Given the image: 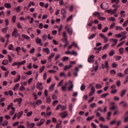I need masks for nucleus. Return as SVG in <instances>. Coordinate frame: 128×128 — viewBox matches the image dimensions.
<instances>
[{"instance_id":"nucleus-64","label":"nucleus","mask_w":128,"mask_h":128,"mask_svg":"<svg viewBox=\"0 0 128 128\" xmlns=\"http://www.w3.org/2000/svg\"><path fill=\"white\" fill-rule=\"evenodd\" d=\"M91 126L92 128H96V124H94V122L91 123Z\"/></svg>"},{"instance_id":"nucleus-58","label":"nucleus","mask_w":128,"mask_h":128,"mask_svg":"<svg viewBox=\"0 0 128 128\" xmlns=\"http://www.w3.org/2000/svg\"><path fill=\"white\" fill-rule=\"evenodd\" d=\"M14 106V103H11L9 106H8V110H10V108H14V106Z\"/></svg>"},{"instance_id":"nucleus-45","label":"nucleus","mask_w":128,"mask_h":128,"mask_svg":"<svg viewBox=\"0 0 128 128\" xmlns=\"http://www.w3.org/2000/svg\"><path fill=\"white\" fill-rule=\"evenodd\" d=\"M24 74H27V76H30L31 74H32V70H30L28 72H25Z\"/></svg>"},{"instance_id":"nucleus-13","label":"nucleus","mask_w":128,"mask_h":128,"mask_svg":"<svg viewBox=\"0 0 128 128\" xmlns=\"http://www.w3.org/2000/svg\"><path fill=\"white\" fill-rule=\"evenodd\" d=\"M110 110H115V108H116V106H114V102H112L110 104Z\"/></svg>"},{"instance_id":"nucleus-3","label":"nucleus","mask_w":128,"mask_h":128,"mask_svg":"<svg viewBox=\"0 0 128 128\" xmlns=\"http://www.w3.org/2000/svg\"><path fill=\"white\" fill-rule=\"evenodd\" d=\"M67 82L69 85L68 87V92H72V88H74V84H72V81L69 80Z\"/></svg>"},{"instance_id":"nucleus-10","label":"nucleus","mask_w":128,"mask_h":128,"mask_svg":"<svg viewBox=\"0 0 128 128\" xmlns=\"http://www.w3.org/2000/svg\"><path fill=\"white\" fill-rule=\"evenodd\" d=\"M36 42L37 44L39 46H42V39L38 37H37L36 39Z\"/></svg>"},{"instance_id":"nucleus-39","label":"nucleus","mask_w":128,"mask_h":128,"mask_svg":"<svg viewBox=\"0 0 128 128\" xmlns=\"http://www.w3.org/2000/svg\"><path fill=\"white\" fill-rule=\"evenodd\" d=\"M108 46H110V44H106L102 48V50H106L108 48Z\"/></svg>"},{"instance_id":"nucleus-50","label":"nucleus","mask_w":128,"mask_h":128,"mask_svg":"<svg viewBox=\"0 0 128 128\" xmlns=\"http://www.w3.org/2000/svg\"><path fill=\"white\" fill-rule=\"evenodd\" d=\"M22 114H24V111H21L20 112H19L18 113V118H20V116H22Z\"/></svg>"},{"instance_id":"nucleus-54","label":"nucleus","mask_w":128,"mask_h":128,"mask_svg":"<svg viewBox=\"0 0 128 128\" xmlns=\"http://www.w3.org/2000/svg\"><path fill=\"white\" fill-rule=\"evenodd\" d=\"M71 56H78V52L76 51H72L71 52Z\"/></svg>"},{"instance_id":"nucleus-5","label":"nucleus","mask_w":128,"mask_h":128,"mask_svg":"<svg viewBox=\"0 0 128 128\" xmlns=\"http://www.w3.org/2000/svg\"><path fill=\"white\" fill-rule=\"evenodd\" d=\"M95 64H96V66H93V70H92V72H96L98 70V62L96 61L95 62Z\"/></svg>"},{"instance_id":"nucleus-43","label":"nucleus","mask_w":128,"mask_h":128,"mask_svg":"<svg viewBox=\"0 0 128 128\" xmlns=\"http://www.w3.org/2000/svg\"><path fill=\"white\" fill-rule=\"evenodd\" d=\"M56 56V54L53 52L50 54V56L48 58V60H52Z\"/></svg>"},{"instance_id":"nucleus-42","label":"nucleus","mask_w":128,"mask_h":128,"mask_svg":"<svg viewBox=\"0 0 128 128\" xmlns=\"http://www.w3.org/2000/svg\"><path fill=\"white\" fill-rule=\"evenodd\" d=\"M96 34H94L92 35H91L90 36L88 37V40H92V38H94L96 37Z\"/></svg>"},{"instance_id":"nucleus-31","label":"nucleus","mask_w":128,"mask_h":128,"mask_svg":"<svg viewBox=\"0 0 128 128\" xmlns=\"http://www.w3.org/2000/svg\"><path fill=\"white\" fill-rule=\"evenodd\" d=\"M96 104L94 102V103H92L90 104V108H96Z\"/></svg>"},{"instance_id":"nucleus-57","label":"nucleus","mask_w":128,"mask_h":128,"mask_svg":"<svg viewBox=\"0 0 128 128\" xmlns=\"http://www.w3.org/2000/svg\"><path fill=\"white\" fill-rule=\"evenodd\" d=\"M64 28V26L62 25H60L58 29V32H60L62 30V28Z\"/></svg>"},{"instance_id":"nucleus-8","label":"nucleus","mask_w":128,"mask_h":128,"mask_svg":"<svg viewBox=\"0 0 128 128\" xmlns=\"http://www.w3.org/2000/svg\"><path fill=\"white\" fill-rule=\"evenodd\" d=\"M12 36L14 38H18V29L14 28V31L12 32Z\"/></svg>"},{"instance_id":"nucleus-35","label":"nucleus","mask_w":128,"mask_h":128,"mask_svg":"<svg viewBox=\"0 0 128 128\" xmlns=\"http://www.w3.org/2000/svg\"><path fill=\"white\" fill-rule=\"evenodd\" d=\"M114 50H112L110 51V52H109V56H114Z\"/></svg>"},{"instance_id":"nucleus-27","label":"nucleus","mask_w":128,"mask_h":128,"mask_svg":"<svg viewBox=\"0 0 128 128\" xmlns=\"http://www.w3.org/2000/svg\"><path fill=\"white\" fill-rule=\"evenodd\" d=\"M96 88L97 90H100V88H102V86L100 84H96Z\"/></svg>"},{"instance_id":"nucleus-26","label":"nucleus","mask_w":128,"mask_h":128,"mask_svg":"<svg viewBox=\"0 0 128 128\" xmlns=\"http://www.w3.org/2000/svg\"><path fill=\"white\" fill-rule=\"evenodd\" d=\"M20 75H18V78L14 79V82H20Z\"/></svg>"},{"instance_id":"nucleus-44","label":"nucleus","mask_w":128,"mask_h":128,"mask_svg":"<svg viewBox=\"0 0 128 128\" xmlns=\"http://www.w3.org/2000/svg\"><path fill=\"white\" fill-rule=\"evenodd\" d=\"M8 124V120H4L2 123L3 126H6Z\"/></svg>"},{"instance_id":"nucleus-25","label":"nucleus","mask_w":128,"mask_h":128,"mask_svg":"<svg viewBox=\"0 0 128 128\" xmlns=\"http://www.w3.org/2000/svg\"><path fill=\"white\" fill-rule=\"evenodd\" d=\"M36 104L37 106H40V104H42V101L40 100H38L36 102Z\"/></svg>"},{"instance_id":"nucleus-6","label":"nucleus","mask_w":128,"mask_h":128,"mask_svg":"<svg viewBox=\"0 0 128 128\" xmlns=\"http://www.w3.org/2000/svg\"><path fill=\"white\" fill-rule=\"evenodd\" d=\"M60 116H61L62 118H66V116H68V112H61L59 114Z\"/></svg>"},{"instance_id":"nucleus-9","label":"nucleus","mask_w":128,"mask_h":128,"mask_svg":"<svg viewBox=\"0 0 128 128\" xmlns=\"http://www.w3.org/2000/svg\"><path fill=\"white\" fill-rule=\"evenodd\" d=\"M45 120L44 119H41L40 120L39 122H38L36 126H42L44 124Z\"/></svg>"},{"instance_id":"nucleus-60","label":"nucleus","mask_w":128,"mask_h":128,"mask_svg":"<svg viewBox=\"0 0 128 128\" xmlns=\"http://www.w3.org/2000/svg\"><path fill=\"white\" fill-rule=\"evenodd\" d=\"M35 126H36V124H34V122H32V123L30 124L29 128H34Z\"/></svg>"},{"instance_id":"nucleus-16","label":"nucleus","mask_w":128,"mask_h":128,"mask_svg":"<svg viewBox=\"0 0 128 128\" xmlns=\"http://www.w3.org/2000/svg\"><path fill=\"white\" fill-rule=\"evenodd\" d=\"M42 50L44 52H46L47 54H50V51L48 48H44L42 49Z\"/></svg>"},{"instance_id":"nucleus-56","label":"nucleus","mask_w":128,"mask_h":128,"mask_svg":"<svg viewBox=\"0 0 128 128\" xmlns=\"http://www.w3.org/2000/svg\"><path fill=\"white\" fill-rule=\"evenodd\" d=\"M122 34H115V38H122Z\"/></svg>"},{"instance_id":"nucleus-19","label":"nucleus","mask_w":128,"mask_h":128,"mask_svg":"<svg viewBox=\"0 0 128 128\" xmlns=\"http://www.w3.org/2000/svg\"><path fill=\"white\" fill-rule=\"evenodd\" d=\"M115 30H124V28H122V27L120 26H116L115 27Z\"/></svg>"},{"instance_id":"nucleus-22","label":"nucleus","mask_w":128,"mask_h":128,"mask_svg":"<svg viewBox=\"0 0 128 128\" xmlns=\"http://www.w3.org/2000/svg\"><path fill=\"white\" fill-rule=\"evenodd\" d=\"M4 6L7 8H12V4H10V3H5Z\"/></svg>"},{"instance_id":"nucleus-11","label":"nucleus","mask_w":128,"mask_h":128,"mask_svg":"<svg viewBox=\"0 0 128 128\" xmlns=\"http://www.w3.org/2000/svg\"><path fill=\"white\" fill-rule=\"evenodd\" d=\"M94 55H92L90 56H89V58H88V62H94Z\"/></svg>"},{"instance_id":"nucleus-24","label":"nucleus","mask_w":128,"mask_h":128,"mask_svg":"<svg viewBox=\"0 0 128 128\" xmlns=\"http://www.w3.org/2000/svg\"><path fill=\"white\" fill-rule=\"evenodd\" d=\"M126 90H122L120 93L121 98L124 97V94H126Z\"/></svg>"},{"instance_id":"nucleus-21","label":"nucleus","mask_w":128,"mask_h":128,"mask_svg":"<svg viewBox=\"0 0 128 128\" xmlns=\"http://www.w3.org/2000/svg\"><path fill=\"white\" fill-rule=\"evenodd\" d=\"M72 65H66V66H64V70H70V68H72Z\"/></svg>"},{"instance_id":"nucleus-41","label":"nucleus","mask_w":128,"mask_h":128,"mask_svg":"<svg viewBox=\"0 0 128 128\" xmlns=\"http://www.w3.org/2000/svg\"><path fill=\"white\" fill-rule=\"evenodd\" d=\"M117 76H120V78H124V74L122 72H118L117 74Z\"/></svg>"},{"instance_id":"nucleus-37","label":"nucleus","mask_w":128,"mask_h":128,"mask_svg":"<svg viewBox=\"0 0 128 128\" xmlns=\"http://www.w3.org/2000/svg\"><path fill=\"white\" fill-rule=\"evenodd\" d=\"M8 64V60H4L2 62V64H3L4 66H6Z\"/></svg>"},{"instance_id":"nucleus-30","label":"nucleus","mask_w":128,"mask_h":128,"mask_svg":"<svg viewBox=\"0 0 128 128\" xmlns=\"http://www.w3.org/2000/svg\"><path fill=\"white\" fill-rule=\"evenodd\" d=\"M112 66L114 68H118V64H116V62H114L112 64Z\"/></svg>"},{"instance_id":"nucleus-49","label":"nucleus","mask_w":128,"mask_h":128,"mask_svg":"<svg viewBox=\"0 0 128 128\" xmlns=\"http://www.w3.org/2000/svg\"><path fill=\"white\" fill-rule=\"evenodd\" d=\"M110 42H112L114 44H116L118 42V40L117 39H110Z\"/></svg>"},{"instance_id":"nucleus-36","label":"nucleus","mask_w":128,"mask_h":128,"mask_svg":"<svg viewBox=\"0 0 128 128\" xmlns=\"http://www.w3.org/2000/svg\"><path fill=\"white\" fill-rule=\"evenodd\" d=\"M93 15L96 18H98L100 16V12H96L93 14Z\"/></svg>"},{"instance_id":"nucleus-53","label":"nucleus","mask_w":128,"mask_h":128,"mask_svg":"<svg viewBox=\"0 0 128 128\" xmlns=\"http://www.w3.org/2000/svg\"><path fill=\"white\" fill-rule=\"evenodd\" d=\"M114 58H115L116 62H118V60H120V58H122V56H116L114 57Z\"/></svg>"},{"instance_id":"nucleus-59","label":"nucleus","mask_w":128,"mask_h":128,"mask_svg":"<svg viewBox=\"0 0 128 128\" xmlns=\"http://www.w3.org/2000/svg\"><path fill=\"white\" fill-rule=\"evenodd\" d=\"M60 76H64V78H66V73L64 72H61L60 73Z\"/></svg>"},{"instance_id":"nucleus-23","label":"nucleus","mask_w":128,"mask_h":128,"mask_svg":"<svg viewBox=\"0 0 128 128\" xmlns=\"http://www.w3.org/2000/svg\"><path fill=\"white\" fill-rule=\"evenodd\" d=\"M94 116H92L90 117H88L86 118V120L87 122H90V120H94Z\"/></svg>"},{"instance_id":"nucleus-61","label":"nucleus","mask_w":128,"mask_h":128,"mask_svg":"<svg viewBox=\"0 0 128 128\" xmlns=\"http://www.w3.org/2000/svg\"><path fill=\"white\" fill-rule=\"evenodd\" d=\"M8 58L9 62H12V56L10 55H8Z\"/></svg>"},{"instance_id":"nucleus-4","label":"nucleus","mask_w":128,"mask_h":128,"mask_svg":"<svg viewBox=\"0 0 128 128\" xmlns=\"http://www.w3.org/2000/svg\"><path fill=\"white\" fill-rule=\"evenodd\" d=\"M36 88L38 90H44V86H42V83L38 82L36 83Z\"/></svg>"},{"instance_id":"nucleus-48","label":"nucleus","mask_w":128,"mask_h":128,"mask_svg":"<svg viewBox=\"0 0 128 128\" xmlns=\"http://www.w3.org/2000/svg\"><path fill=\"white\" fill-rule=\"evenodd\" d=\"M46 102L48 104H50L52 102V98H50V97H48Z\"/></svg>"},{"instance_id":"nucleus-34","label":"nucleus","mask_w":128,"mask_h":128,"mask_svg":"<svg viewBox=\"0 0 128 128\" xmlns=\"http://www.w3.org/2000/svg\"><path fill=\"white\" fill-rule=\"evenodd\" d=\"M22 38H26V40H30V37L24 34H22Z\"/></svg>"},{"instance_id":"nucleus-20","label":"nucleus","mask_w":128,"mask_h":128,"mask_svg":"<svg viewBox=\"0 0 128 128\" xmlns=\"http://www.w3.org/2000/svg\"><path fill=\"white\" fill-rule=\"evenodd\" d=\"M18 88H20V84H16L14 86V90H15L16 92V90H18Z\"/></svg>"},{"instance_id":"nucleus-33","label":"nucleus","mask_w":128,"mask_h":128,"mask_svg":"<svg viewBox=\"0 0 128 128\" xmlns=\"http://www.w3.org/2000/svg\"><path fill=\"white\" fill-rule=\"evenodd\" d=\"M16 52H17L18 54H20V50H22V48L20 46H18L17 48H16Z\"/></svg>"},{"instance_id":"nucleus-38","label":"nucleus","mask_w":128,"mask_h":128,"mask_svg":"<svg viewBox=\"0 0 128 128\" xmlns=\"http://www.w3.org/2000/svg\"><path fill=\"white\" fill-rule=\"evenodd\" d=\"M18 66V68H20L18 62H14L12 64V66Z\"/></svg>"},{"instance_id":"nucleus-15","label":"nucleus","mask_w":128,"mask_h":128,"mask_svg":"<svg viewBox=\"0 0 128 128\" xmlns=\"http://www.w3.org/2000/svg\"><path fill=\"white\" fill-rule=\"evenodd\" d=\"M14 112H16V108H14V107H12V110L10 112V116H14Z\"/></svg>"},{"instance_id":"nucleus-2","label":"nucleus","mask_w":128,"mask_h":128,"mask_svg":"<svg viewBox=\"0 0 128 128\" xmlns=\"http://www.w3.org/2000/svg\"><path fill=\"white\" fill-rule=\"evenodd\" d=\"M65 30H67L68 34H70V36H72V34L73 30L72 28L69 25H66L65 26Z\"/></svg>"},{"instance_id":"nucleus-1","label":"nucleus","mask_w":128,"mask_h":128,"mask_svg":"<svg viewBox=\"0 0 128 128\" xmlns=\"http://www.w3.org/2000/svg\"><path fill=\"white\" fill-rule=\"evenodd\" d=\"M94 84H90L88 88H90V92L89 93V96H94V94L96 92V88H94V86H93Z\"/></svg>"},{"instance_id":"nucleus-62","label":"nucleus","mask_w":128,"mask_h":128,"mask_svg":"<svg viewBox=\"0 0 128 128\" xmlns=\"http://www.w3.org/2000/svg\"><path fill=\"white\" fill-rule=\"evenodd\" d=\"M16 20V16H14L12 18V22L13 23H14V22Z\"/></svg>"},{"instance_id":"nucleus-55","label":"nucleus","mask_w":128,"mask_h":128,"mask_svg":"<svg viewBox=\"0 0 128 128\" xmlns=\"http://www.w3.org/2000/svg\"><path fill=\"white\" fill-rule=\"evenodd\" d=\"M99 36H100V38L104 40V38H106V36H104V34H102V33H100L99 34Z\"/></svg>"},{"instance_id":"nucleus-14","label":"nucleus","mask_w":128,"mask_h":128,"mask_svg":"<svg viewBox=\"0 0 128 128\" xmlns=\"http://www.w3.org/2000/svg\"><path fill=\"white\" fill-rule=\"evenodd\" d=\"M68 84V82H66L64 85L62 86V90H63V92H66V88H67L66 86Z\"/></svg>"},{"instance_id":"nucleus-29","label":"nucleus","mask_w":128,"mask_h":128,"mask_svg":"<svg viewBox=\"0 0 128 128\" xmlns=\"http://www.w3.org/2000/svg\"><path fill=\"white\" fill-rule=\"evenodd\" d=\"M106 12L108 14H114V10L112 9H110L109 10H106Z\"/></svg>"},{"instance_id":"nucleus-17","label":"nucleus","mask_w":128,"mask_h":128,"mask_svg":"<svg viewBox=\"0 0 128 128\" xmlns=\"http://www.w3.org/2000/svg\"><path fill=\"white\" fill-rule=\"evenodd\" d=\"M54 86H56V84H52L49 88L50 92H52L54 90Z\"/></svg>"},{"instance_id":"nucleus-47","label":"nucleus","mask_w":128,"mask_h":128,"mask_svg":"<svg viewBox=\"0 0 128 128\" xmlns=\"http://www.w3.org/2000/svg\"><path fill=\"white\" fill-rule=\"evenodd\" d=\"M124 52V49L122 48H119V52L120 54H122Z\"/></svg>"},{"instance_id":"nucleus-7","label":"nucleus","mask_w":128,"mask_h":128,"mask_svg":"<svg viewBox=\"0 0 128 128\" xmlns=\"http://www.w3.org/2000/svg\"><path fill=\"white\" fill-rule=\"evenodd\" d=\"M101 8H102V10H106L107 8H108V4L106 2L102 3L101 4Z\"/></svg>"},{"instance_id":"nucleus-46","label":"nucleus","mask_w":128,"mask_h":128,"mask_svg":"<svg viewBox=\"0 0 128 128\" xmlns=\"http://www.w3.org/2000/svg\"><path fill=\"white\" fill-rule=\"evenodd\" d=\"M108 20H110L111 22H116V18H114V17H110L108 18Z\"/></svg>"},{"instance_id":"nucleus-40","label":"nucleus","mask_w":128,"mask_h":128,"mask_svg":"<svg viewBox=\"0 0 128 128\" xmlns=\"http://www.w3.org/2000/svg\"><path fill=\"white\" fill-rule=\"evenodd\" d=\"M45 66H42L40 69V74L44 72V68H45Z\"/></svg>"},{"instance_id":"nucleus-18","label":"nucleus","mask_w":128,"mask_h":128,"mask_svg":"<svg viewBox=\"0 0 128 128\" xmlns=\"http://www.w3.org/2000/svg\"><path fill=\"white\" fill-rule=\"evenodd\" d=\"M40 22H38V21L35 20L34 22L33 23V26L34 28H38V24H39Z\"/></svg>"},{"instance_id":"nucleus-51","label":"nucleus","mask_w":128,"mask_h":128,"mask_svg":"<svg viewBox=\"0 0 128 128\" xmlns=\"http://www.w3.org/2000/svg\"><path fill=\"white\" fill-rule=\"evenodd\" d=\"M110 72V74H112V76H114V74H116V70H111Z\"/></svg>"},{"instance_id":"nucleus-32","label":"nucleus","mask_w":128,"mask_h":128,"mask_svg":"<svg viewBox=\"0 0 128 128\" xmlns=\"http://www.w3.org/2000/svg\"><path fill=\"white\" fill-rule=\"evenodd\" d=\"M19 90L20 92H24V90H26V87L24 86H21L19 88Z\"/></svg>"},{"instance_id":"nucleus-28","label":"nucleus","mask_w":128,"mask_h":128,"mask_svg":"<svg viewBox=\"0 0 128 128\" xmlns=\"http://www.w3.org/2000/svg\"><path fill=\"white\" fill-rule=\"evenodd\" d=\"M26 60H24L22 61L21 62H18L19 68H20V66H23V64H26Z\"/></svg>"},{"instance_id":"nucleus-52","label":"nucleus","mask_w":128,"mask_h":128,"mask_svg":"<svg viewBox=\"0 0 128 128\" xmlns=\"http://www.w3.org/2000/svg\"><path fill=\"white\" fill-rule=\"evenodd\" d=\"M70 58L68 56H64L62 58V62H66Z\"/></svg>"},{"instance_id":"nucleus-12","label":"nucleus","mask_w":128,"mask_h":128,"mask_svg":"<svg viewBox=\"0 0 128 128\" xmlns=\"http://www.w3.org/2000/svg\"><path fill=\"white\" fill-rule=\"evenodd\" d=\"M22 102V98H16L14 100V102H18V104H20Z\"/></svg>"},{"instance_id":"nucleus-63","label":"nucleus","mask_w":128,"mask_h":128,"mask_svg":"<svg viewBox=\"0 0 128 128\" xmlns=\"http://www.w3.org/2000/svg\"><path fill=\"white\" fill-rule=\"evenodd\" d=\"M46 38H48V36L46 34H44L42 36V40H44H44H46Z\"/></svg>"}]
</instances>
